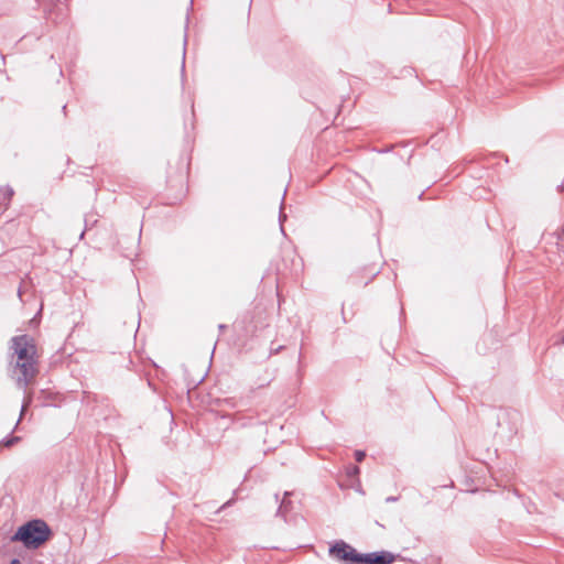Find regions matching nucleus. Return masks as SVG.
Listing matches in <instances>:
<instances>
[{"instance_id":"obj_7","label":"nucleus","mask_w":564,"mask_h":564,"mask_svg":"<svg viewBox=\"0 0 564 564\" xmlns=\"http://www.w3.org/2000/svg\"><path fill=\"white\" fill-rule=\"evenodd\" d=\"M14 192L10 186H0V206L7 207Z\"/></svg>"},{"instance_id":"obj_18","label":"nucleus","mask_w":564,"mask_h":564,"mask_svg":"<svg viewBox=\"0 0 564 564\" xmlns=\"http://www.w3.org/2000/svg\"><path fill=\"white\" fill-rule=\"evenodd\" d=\"M562 344L564 345V336L562 337Z\"/></svg>"},{"instance_id":"obj_2","label":"nucleus","mask_w":564,"mask_h":564,"mask_svg":"<svg viewBox=\"0 0 564 564\" xmlns=\"http://www.w3.org/2000/svg\"><path fill=\"white\" fill-rule=\"evenodd\" d=\"M37 373L36 360H15L12 369V378L15 380L18 388L25 390L34 380Z\"/></svg>"},{"instance_id":"obj_15","label":"nucleus","mask_w":564,"mask_h":564,"mask_svg":"<svg viewBox=\"0 0 564 564\" xmlns=\"http://www.w3.org/2000/svg\"><path fill=\"white\" fill-rule=\"evenodd\" d=\"M10 564H21L19 558L11 560Z\"/></svg>"},{"instance_id":"obj_6","label":"nucleus","mask_w":564,"mask_h":564,"mask_svg":"<svg viewBox=\"0 0 564 564\" xmlns=\"http://www.w3.org/2000/svg\"><path fill=\"white\" fill-rule=\"evenodd\" d=\"M290 496V491L284 492V497L276 511V516L282 517L284 520L286 519L288 513L292 510V501L289 499Z\"/></svg>"},{"instance_id":"obj_12","label":"nucleus","mask_w":564,"mask_h":564,"mask_svg":"<svg viewBox=\"0 0 564 564\" xmlns=\"http://www.w3.org/2000/svg\"><path fill=\"white\" fill-rule=\"evenodd\" d=\"M286 219V215L283 213V204L281 205V208H280V215H279V220H280V224L282 225V223ZM281 230L283 231V227L281 226Z\"/></svg>"},{"instance_id":"obj_11","label":"nucleus","mask_w":564,"mask_h":564,"mask_svg":"<svg viewBox=\"0 0 564 564\" xmlns=\"http://www.w3.org/2000/svg\"><path fill=\"white\" fill-rule=\"evenodd\" d=\"M366 457V453L364 451H356L355 452V459L360 463Z\"/></svg>"},{"instance_id":"obj_9","label":"nucleus","mask_w":564,"mask_h":564,"mask_svg":"<svg viewBox=\"0 0 564 564\" xmlns=\"http://www.w3.org/2000/svg\"><path fill=\"white\" fill-rule=\"evenodd\" d=\"M31 402H32V397H31V394H29V395H26V397L24 398V401H23V403H22L20 417H22V415L24 414V412L26 411V409L30 406Z\"/></svg>"},{"instance_id":"obj_17","label":"nucleus","mask_w":564,"mask_h":564,"mask_svg":"<svg viewBox=\"0 0 564 564\" xmlns=\"http://www.w3.org/2000/svg\"><path fill=\"white\" fill-rule=\"evenodd\" d=\"M63 112L66 115V105L63 106Z\"/></svg>"},{"instance_id":"obj_10","label":"nucleus","mask_w":564,"mask_h":564,"mask_svg":"<svg viewBox=\"0 0 564 564\" xmlns=\"http://www.w3.org/2000/svg\"><path fill=\"white\" fill-rule=\"evenodd\" d=\"M359 471H360V469H359V467H358V466H356V465H352V466H349V467H348V475H349V476H356V475H358V474H359Z\"/></svg>"},{"instance_id":"obj_8","label":"nucleus","mask_w":564,"mask_h":564,"mask_svg":"<svg viewBox=\"0 0 564 564\" xmlns=\"http://www.w3.org/2000/svg\"><path fill=\"white\" fill-rule=\"evenodd\" d=\"M21 441L20 436H10V437H7L4 438L0 445L2 444L3 446L6 447H11L13 446L14 444L19 443Z\"/></svg>"},{"instance_id":"obj_1","label":"nucleus","mask_w":564,"mask_h":564,"mask_svg":"<svg viewBox=\"0 0 564 564\" xmlns=\"http://www.w3.org/2000/svg\"><path fill=\"white\" fill-rule=\"evenodd\" d=\"M51 535L48 524L44 520L34 519L21 525L11 536V541L21 542L26 549L35 550L48 541Z\"/></svg>"},{"instance_id":"obj_14","label":"nucleus","mask_w":564,"mask_h":564,"mask_svg":"<svg viewBox=\"0 0 564 564\" xmlns=\"http://www.w3.org/2000/svg\"><path fill=\"white\" fill-rule=\"evenodd\" d=\"M185 69V51L183 52L182 72Z\"/></svg>"},{"instance_id":"obj_16","label":"nucleus","mask_w":564,"mask_h":564,"mask_svg":"<svg viewBox=\"0 0 564 564\" xmlns=\"http://www.w3.org/2000/svg\"><path fill=\"white\" fill-rule=\"evenodd\" d=\"M282 348H283L282 346L278 347V348L274 350V352H279Z\"/></svg>"},{"instance_id":"obj_3","label":"nucleus","mask_w":564,"mask_h":564,"mask_svg":"<svg viewBox=\"0 0 564 564\" xmlns=\"http://www.w3.org/2000/svg\"><path fill=\"white\" fill-rule=\"evenodd\" d=\"M11 349L13 350L17 360L35 359L36 347L34 345L33 338L28 335L12 337Z\"/></svg>"},{"instance_id":"obj_5","label":"nucleus","mask_w":564,"mask_h":564,"mask_svg":"<svg viewBox=\"0 0 564 564\" xmlns=\"http://www.w3.org/2000/svg\"><path fill=\"white\" fill-rule=\"evenodd\" d=\"M397 556L389 551L360 553L359 564H392Z\"/></svg>"},{"instance_id":"obj_4","label":"nucleus","mask_w":564,"mask_h":564,"mask_svg":"<svg viewBox=\"0 0 564 564\" xmlns=\"http://www.w3.org/2000/svg\"><path fill=\"white\" fill-rule=\"evenodd\" d=\"M328 554L344 564H359L360 553L343 540L330 545Z\"/></svg>"},{"instance_id":"obj_13","label":"nucleus","mask_w":564,"mask_h":564,"mask_svg":"<svg viewBox=\"0 0 564 564\" xmlns=\"http://www.w3.org/2000/svg\"><path fill=\"white\" fill-rule=\"evenodd\" d=\"M398 499H399L398 497L390 496V497H387V498H386V502H388V503H389V502H394V501H397Z\"/></svg>"}]
</instances>
